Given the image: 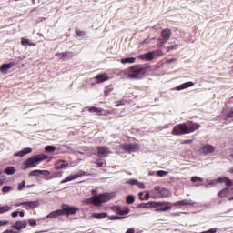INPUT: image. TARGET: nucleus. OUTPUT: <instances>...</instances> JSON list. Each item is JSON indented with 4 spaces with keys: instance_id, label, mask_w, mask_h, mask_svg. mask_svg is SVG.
<instances>
[{
    "instance_id": "nucleus-1",
    "label": "nucleus",
    "mask_w": 233,
    "mask_h": 233,
    "mask_svg": "<svg viewBox=\"0 0 233 233\" xmlns=\"http://www.w3.org/2000/svg\"><path fill=\"white\" fill-rule=\"evenodd\" d=\"M45 159H48V156L45 154H38L29 157L24 164V170H26L28 168H35V167L40 165L41 161H45Z\"/></svg>"
},
{
    "instance_id": "nucleus-2",
    "label": "nucleus",
    "mask_w": 233,
    "mask_h": 233,
    "mask_svg": "<svg viewBox=\"0 0 233 233\" xmlns=\"http://www.w3.org/2000/svg\"><path fill=\"white\" fill-rule=\"evenodd\" d=\"M110 201V197L101 194L99 196L91 197L86 200V203H90L94 205V207H100V205H103V203H108Z\"/></svg>"
},
{
    "instance_id": "nucleus-3",
    "label": "nucleus",
    "mask_w": 233,
    "mask_h": 233,
    "mask_svg": "<svg viewBox=\"0 0 233 233\" xmlns=\"http://www.w3.org/2000/svg\"><path fill=\"white\" fill-rule=\"evenodd\" d=\"M143 67L140 65H136L128 68V79H141Z\"/></svg>"
},
{
    "instance_id": "nucleus-4",
    "label": "nucleus",
    "mask_w": 233,
    "mask_h": 233,
    "mask_svg": "<svg viewBox=\"0 0 233 233\" xmlns=\"http://www.w3.org/2000/svg\"><path fill=\"white\" fill-rule=\"evenodd\" d=\"M172 37V30L170 29H164L161 32V37L157 39V46L158 48L163 47V45H165L168 39Z\"/></svg>"
},
{
    "instance_id": "nucleus-5",
    "label": "nucleus",
    "mask_w": 233,
    "mask_h": 233,
    "mask_svg": "<svg viewBox=\"0 0 233 233\" xmlns=\"http://www.w3.org/2000/svg\"><path fill=\"white\" fill-rule=\"evenodd\" d=\"M185 134H188V127H187V123L178 124L175 126L172 130L173 136H185Z\"/></svg>"
},
{
    "instance_id": "nucleus-6",
    "label": "nucleus",
    "mask_w": 233,
    "mask_h": 233,
    "mask_svg": "<svg viewBox=\"0 0 233 233\" xmlns=\"http://www.w3.org/2000/svg\"><path fill=\"white\" fill-rule=\"evenodd\" d=\"M120 148L122 150H125V152H127V154H132V152H137V150H139V145L138 144H125V145H120Z\"/></svg>"
},
{
    "instance_id": "nucleus-7",
    "label": "nucleus",
    "mask_w": 233,
    "mask_h": 233,
    "mask_svg": "<svg viewBox=\"0 0 233 233\" xmlns=\"http://www.w3.org/2000/svg\"><path fill=\"white\" fill-rule=\"evenodd\" d=\"M111 210L115 212V214H119V216H127L130 212V208L128 207H120V206H113Z\"/></svg>"
},
{
    "instance_id": "nucleus-8",
    "label": "nucleus",
    "mask_w": 233,
    "mask_h": 233,
    "mask_svg": "<svg viewBox=\"0 0 233 233\" xmlns=\"http://www.w3.org/2000/svg\"><path fill=\"white\" fill-rule=\"evenodd\" d=\"M83 176H88L85 171H79L75 175H70L66 179L62 180L61 183H68L69 181H74V179H77L78 177H83Z\"/></svg>"
},
{
    "instance_id": "nucleus-9",
    "label": "nucleus",
    "mask_w": 233,
    "mask_h": 233,
    "mask_svg": "<svg viewBox=\"0 0 233 233\" xmlns=\"http://www.w3.org/2000/svg\"><path fill=\"white\" fill-rule=\"evenodd\" d=\"M39 201H29L16 204V207H25V208H37L39 207Z\"/></svg>"
},
{
    "instance_id": "nucleus-10",
    "label": "nucleus",
    "mask_w": 233,
    "mask_h": 233,
    "mask_svg": "<svg viewBox=\"0 0 233 233\" xmlns=\"http://www.w3.org/2000/svg\"><path fill=\"white\" fill-rule=\"evenodd\" d=\"M231 194H233V188L226 187L218 193V196H219V198L228 197V200L233 201V197H230Z\"/></svg>"
},
{
    "instance_id": "nucleus-11",
    "label": "nucleus",
    "mask_w": 233,
    "mask_h": 233,
    "mask_svg": "<svg viewBox=\"0 0 233 233\" xmlns=\"http://www.w3.org/2000/svg\"><path fill=\"white\" fill-rule=\"evenodd\" d=\"M222 118L224 121H233V107L230 109H224L222 111Z\"/></svg>"
},
{
    "instance_id": "nucleus-12",
    "label": "nucleus",
    "mask_w": 233,
    "mask_h": 233,
    "mask_svg": "<svg viewBox=\"0 0 233 233\" xmlns=\"http://www.w3.org/2000/svg\"><path fill=\"white\" fill-rule=\"evenodd\" d=\"M215 150H216V147H214V146L210 144L204 145L201 147V153L205 154V156H207L208 154H214Z\"/></svg>"
},
{
    "instance_id": "nucleus-13",
    "label": "nucleus",
    "mask_w": 233,
    "mask_h": 233,
    "mask_svg": "<svg viewBox=\"0 0 233 233\" xmlns=\"http://www.w3.org/2000/svg\"><path fill=\"white\" fill-rule=\"evenodd\" d=\"M187 205H190L192 207L196 205V202L190 199H184L172 204L173 207H187Z\"/></svg>"
},
{
    "instance_id": "nucleus-14",
    "label": "nucleus",
    "mask_w": 233,
    "mask_h": 233,
    "mask_svg": "<svg viewBox=\"0 0 233 233\" xmlns=\"http://www.w3.org/2000/svg\"><path fill=\"white\" fill-rule=\"evenodd\" d=\"M109 154H110V150L108 149V147H97L98 157H108Z\"/></svg>"
},
{
    "instance_id": "nucleus-15",
    "label": "nucleus",
    "mask_w": 233,
    "mask_h": 233,
    "mask_svg": "<svg viewBox=\"0 0 233 233\" xmlns=\"http://www.w3.org/2000/svg\"><path fill=\"white\" fill-rule=\"evenodd\" d=\"M65 211L63 209H57L56 211H53L49 213L44 219H52L54 218H59V216H64Z\"/></svg>"
},
{
    "instance_id": "nucleus-16",
    "label": "nucleus",
    "mask_w": 233,
    "mask_h": 233,
    "mask_svg": "<svg viewBox=\"0 0 233 233\" xmlns=\"http://www.w3.org/2000/svg\"><path fill=\"white\" fill-rule=\"evenodd\" d=\"M26 225H27L26 221L23 220V221H16L11 227L12 228H15V230H17V232H21L23 228H26Z\"/></svg>"
},
{
    "instance_id": "nucleus-17",
    "label": "nucleus",
    "mask_w": 233,
    "mask_h": 233,
    "mask_svg": "<svg viewBox=\"0 0 233 233\" xmlns=\"http://www.w3.org/2000/svg\"><path fill=\"white\" fill-rule=\"evenodd\" d=\"M149 195L153 199H161V188L155 187L149 191Z\"/></svg>"
},
{
    "instance_id": "nucleus-18",
    "label": "nucleus",
    "mask_w": 233,
    "mask_h": 233,
    "mask_svg": "<svg viewBox=\"0 0 233 233\" xmlns=\"http://www.w3.org/2000/svg\"><path fill=\"white\" fill-rule=\"evenodd\" d=\"M187 134H192V132H196L199 128V124L198 123H192V122H187Z\"/></svg>"
},
{
    "instance_id": "nucleus-19",
    "label": "nucleus",
    "mask_w": 233,
    "mask_h": 233,
    "mask_svg": "<svg viewBox=\"0 0 233 233\" xmlns=\"http://www.w3.org/2000/svg\"><path fill=\"white\" fill-rule=\"evenodd\" d=\"M32 152V148L30 147H25L23 150L15 153V157H24L25 156H26V154H30Z\"/></svg>"
},
{
    "instance_id": "nucleus-20",
    "label": "nucleus",
    "mask_w": 233,
    "mask_h": 233,
    "mask_svg": "<svg viewBox=\"0 0 233 233\" xmlns=\"http://www.w3.org/2000/svg\"><path fill=\"white\" fill-rule=\"evenodd\" d=\"M172 210V203L167 202L166 206H160L159 208L156 209V212H167Z\"/></svg>"
},
{
    "instance_id": "nucleus-21",
    "label": "nucleus",
    "mask_w": 233,
    "mask_h": 233,
    "mask_svg": "<svg viewBox=\"0 0 233 233\" xmlns=\"http://www.w3.org/2000/svg\"><path fill=\"white\" fill-rule=\"evenodd\" d=\"M217 183H225L226 187H232V180L227 177L218 178Z\"/></svg>"
},
{
    "instance_id": "nucleus-22",
    "label": "nucleus",
    "mask_w": 233,
    "mask_h": 233,
    "mask_svg": "<svg viewBox=\"0 0 233 233\" xmlns=\"http://www.w3.org/2000/svg\"><path fill=\"white\" fill-rule=\"evenodd\" d=\"M68 167V162L66 160H59L56 163V168L61 170L62 168H66Z\"/></svg>"
},
{
    "instance_id": "nucleus-23",
    "label": "nucleus",
    "mask_w": 233,
    "mask_h": 233,
    "mask_svg": "<svg viewBox=\"0 0 233 233\" xmlns=\"http://www.w3.org/2000/svg\"><path fill=\"white\" fill-rule=\"evenodd\" d=\"M57 57H62L63 59L67 58L70 59L71 57H73L74 53L67 51L65 53H56Z\"/></svg>"
},
{
    "instance_id": "nucleus-24",
    "label": "nucleus",
    "mask_w": 233,
    "mask_h": 233,
    "mask_svg": "<svg viewBox=\"0 0 233 233\" xmlns=\"http://www.w3.org/2000/svg\"><path fill=\"white\" fill-rule=\"evenodd\" d=\"M62 210L64 211V214H76L77 212L76 208L70 206H66Z\"/></svg>"
},
{
    "instance_id": "nucleus-25",
    "label": "nucleus",
    "mask_w": 233,
    "mask_h": 233,
    "mask_svg": "<svg viewBox=\"0 0 233 233\" xmlns=\"http://www.w3.org/2000/svg\"><path fill=\"white\" fill-rule=\"evenodd\" d=\"M194 85V82H186L182 85H179L176 87V90H185V88H190Z\"/></svg>"
},
{
    "instance_id": "nucleus-26",
    "label": "nucleus",
    "mask_w": 233,
    "mask_h": 233,
    "mask_svg": "<svg viewBox=\"0 0 233 233\" xmlns=\"http://www.w3.org/2000/svg\"><path fill=\"white\" fill-rule=\"evenodd\" d=\"M97 83H105V81H108V76L106 74H99L96 76Z\"/></svg>"
},
{
    "instance_id": "nucleus-27",
    "label": "nucleus",
    "mask_w": 233,
    "mask_h": 233,
    "mask_svg": "<svg viewBox=\"0 0 233 233\" xmlns=\"http://www.w3.org/2000/svg\"><path fill=\"white\" fill-rule=\"evenodd\" d=\"M108 214L103 212V213H93L92 217L95 219H105V218H107Z\"/></svg>"
},
{
    "instance_id": "nucleus-28",
    "label": "nucleus",
    "mask_w": 233,
    "mask_h": 233,
    "mask_svg": "<svg viewBox=\"0 0 233 233\" xmlns=\"http://www.w3.org/2000/svg\"><path fill=\"white\" fill-rule=\"evenodd\" d=\"M170 194V190L167 188H160V199L161 198H169Z\"/></svg>"
},
{
    "instance_id": "nucleus-29",
    "label": "nucleus",
    "mask_w": 233,
    "mask_h": 233,
    "mask_svg": "<svg viewBox=\"0 0 233 233\" xmlns=\"http://www.w3.org/2000/svg\"><path fill=\"white\" fill-rule=\"evenodd\" d=\"M167 202H151V208H159L160 207H166Z\"/></svg>"
},
{
    "instance_id": "nucleus-30",
    "label": "nucleus",
    "mask_w": 233,
    "mask_h": 233,
    "mask_svg": "<svg viewBox=\"0 0 233 233\" xmlns=\"http://www.w3.org/2000/svg\"><path fill=\"white\" fill-rule=\"evenodd\" d=\"M122 65H127V63L132 64L136 63V57H127L121 59Z\"/></svg>"
},
{
    "instance_id": "nucleus-31",
    "label": "nucleus",
    "mask_w": 233,
    "mask_h": 233,
    "mask_svg": "<svg viewBox=\"0 0 233 233\" xmlns=\"http://www.w3.org/2000/svg\"><path fill=\"white\" fill-rule=\"evenodd\" d=\"M10 68H12V65L11 64H4L0 67V72H2V74H5V72L7 70H10Z\"/></svg>"
},
{
    "instance_id": "nucleus-32",
    "label": "nucleus",
    "mask_w": 233,
    "mask_h": 233,
    "mask_svg": "<svg viewBox=\"0 0 233 233\" xmlns=\"http://www.w3.org/2000/svg\"><path fill=\"white\" fill-rule=\"evenodd\" d=\"M89 112L96 114V116H102L103 115V109L97 108V107L89 108Z\"/></svg>"
},
{
    "instance_id": "nucleus-33",
    "label": "nucleus",
    "mask_w": 233,
    "mask_h": 233,
    "mask_svg": "<svg viewBox=\"0 0 233 233\" xmlns=\"http://www.w3.org/2000/svg\"><path fill=\"white\" fill-rule=\"evenodd\" d=\"M21 45H23V46H35V44L30 42V40L26 39V38H22L21 39Z\"/></svg>"
},
{
    "instance_id": "nucleus-34",
    "label": "nucleus",
    "mask_w": 233,
    "mask_h": 233,
    "mask_svg": "<svg viewBox=\"0 0 233 233\" xmlns=\"http://www.w3.org/2000/svg\"><path fill=\"white\" fill-rule=\"evenodd\" d=\"M144 56H145L146 61H152V60L155 58V56H154V51L146 53Z\"/></svg>"
},
{
    "instance_id": "nucleus-35",
    "label": "nucleus",
    "mask_w": 233,
    "mask_h": 233,
    "mask_svg": "<svg viewBox=\"0 0 233 233\" xmlns=\"http://www.w3.org/2000/svg\"><path fill=\"white\" fill-rule=\"evenodd\" d=\"M5 174H7L8 176H12V174H15V167H7L5 170Z\"/></svg>"
},
{
    "instance_id": "nucleus-36",
    "label": "nucleus",
    "mask_w": 233,
    "mask_h": 233,
    "mask_svg": "<svg viewBox=\"0 0 233 233\" xmlns=\"http://www.w3.org/2000/svg\"><path fill=\"white\" fill-rule=\"evenodd\" d=\"M29 176L34 177H38V176H41V170L39 169L33 170L29 173Z\"/></svg>"
},
{
    "instance_id": "nucleus-37",
    "label": "nucleus",
    "mask_w": 233,
    "mask_h": 233,
    "mask_svg": "<svg viewBox=\"0 0 233 233\" xmlns=\"http://www.w3.org/2000/svg\"><path fill=\"white\" fill-rule=\"evenodd\" d=\"M134 201H136V198L133 195H128L127 197V205H132V203H134Z\"/></svg>"
},
{
    "instance_id": "nucleus-38",
    "label": "nucleus",
    "mask_w": 233,
    "mask_h": 233,
    "mask_svg": "<svg viewBox=\"0 0 233 233\" xmlns=\"http://www.w3.org/2000/svg\"><path fill=\"white\" fill-rule=\"evenodd\" d=\"M11 208L9 206H0V214H5V212H8Z\"/></svg>"
},
{
    "instance_id": "nucleus-39",
    "label": "nucleus",
    "mask_w": 233,
    "mask_h": 233,
    "mask_svg": "<svg viewBox=\"0 0 233 233\" xmlns=\"http://www.w3.org/2000/svg\"><path fill=\"white\" fill-rule=\"evenodd\" d=\"M179 48V45H174V46H169L167 47V52H170L171 50H177Z\"/></svg>"
},
{
    "instance_id": "nucleus-40",
    "label": "nucleus",
    "mask_w": 233,
    "mask_h": 233,
    "mask_svg": "<svg viewBox=\"0 0 233 233\" xmlns=\"http://www.w3.org/2000/svg\"><path fill=\"white\" fill-rule=\"evenodd\" d=\"M46 152H56V147L54 146H46L45 147Z\"/></svg>"
},
{
    "instance_id": "nucleus-41",
    "label": "nucleus",
    "mask_w": 233,
    "mask_h": 233,
    "mask_svg": "<svg viewBox=\"0 0 233 233\" xmlns=\"http://www.w3.org/2000/svg\"><path fill=\"white\" fill-rule=\"evenodd\" d=\"M153 54L155 57H161L163 56V51L158 49V50L153 51Z\"/></svg>"
},
{
    "instance_id": "nucleus-42",
    "label": "nucleus",
    "mask_w": 233,
    "mask_h": 233,
    "mask_svg": "<svg viewBox=\"0 0 233 233\" xmlns=\"http://www.w3.org/2000/svg\"><path fill=\"white\" fill-rule=\"evenodd\" d=\"M191 181H192V183H198V181L199 183H202L203 178H201V177H191Z\"/></svg>"
},
{
    "instance_id": "nucleus-43",
    "label": "nucleus",
    "mask_w": 233,
    "mask_h": 233,
    "mask_svg": "<svg viewBox=\"0 0 233 233\" xmlns=\"http://www.w3.org/2000/svg\"><path fill=\"white\" fill-rule=\"evenodd\" d=\"M12 190V187L10 186H5L2 188V191L4 192V194H6L8 192H10Z\"/></svg>"
},
{
    "instance_id": "nucleus-44",
    "label": "nucleus",
    "mask_w": 233,
    "mask_h": 233,
    "mask_svg": "<svg viewBox=\"0 0 233 233\" xmlns=\"http://www.w3.org/2000/svg\"><path fill=\"white\" fill-rule=\"evenodd\" d=\"M141 208H151V202L140 204Z\"/></svg>"
},
{
    "instance_id": "nucleus-45",
    "label": "nucleus",
    "mask_w": 233,
    "mask_h": 233,
    "mask_svg": "<svg viewBox=\"0 0 233 233\" xmlns=\"http://www.w3.org/2000/svg\"><path fill=\"white\" fill-rule=\"evenodd\" d=\"M109 219H111V221H116L117 219H125V217H119V216H111L109 218Z\"/></svg>"
},
{
    "instance_id": "nucleus-46",
    "label": "nucleus",
    "mask_w": 233,
    "mask_h": 233,
    "mask_svg": "<svg viewBox=\"0 0 233 233\" xmlns=\"http://www.w3.org/2000/svg\"><path fill=\"white\" fill-rule=\"evenodd\" d=\"M167 174H168V172L163 170H159L157 172V175L159 176V177H163V176H167Z\"/></svg>"
},
{
    "instance_id": "nucleus-47",
    "label": "nucleus",
    "mask_w": 233,
    "mask_h": 233,
    "mask_svg": "<svg viewBox=\"0 0 233 233\" xmlns=\"http://www.w3.org/2000/svg\"><path fill=\"white\" fill-rule=\"evenodd\" d=\"M41 176H46V177H48L50 176V171L48 170H40Z\"/></svg>"
},
{
    "instance_id": "nucleus-48",
    "label": "nucleus",
    "mask_w": 233,
    "mask_h": 233,
    "mask_svg": "<svg viewBox=\"0 0 233 233\" xmlns=\"http://www.w3.org/2000/svg\"><path fill=\"white\" fill-rule=\"evenodd\" d=\"M76 35H78V37H83L85 36V31H80V30H76Z\"/></svg>"
},
{
    "instance_id": "nucleus-49",
    "label": "nucleus",
    "mask_w": 233,
    "mask_h": 233,
    "mask_svg": "<svg viewBox=\"0 0 233 233\" xmlns=\"http://www.w3.org/2000/svg\"><path fill=\"white\" fill-rule=\"evenodd\" d=\"M127 185H137V179H129L127 181Z\"/></svg>"
},
{
    "instance_id": "nucleus-50",
    "label": "nucleus",
    "mask_w": 233,
    "mask_h": 233,
    "mask_svg": "<svg viewBox=\"0 0 233 233\" xmlns=\"http://www.w3.org/2000/svg\"><path fill=\"white\" fill-rule=\"evenodd\" d=\"M28 223L30 227H35V225H37V222L35 221V219H29Z\"/></svg>"
},
{
    "instance_id": "nucleus-51",
    "label": "nucleus",
    "mask_w": 233,
    "mask_h": 233,
    "mask_svg": "<svg viewBox=\"0 0 233 233\" xmlns=\"http://www.w3.org/2000/svg\"><path fill=\"white\" fill-rule=\"evenodd\" d=\"M25 181H22L20 184H18V190H23L25 188Z\"/></svg>"
},
{
    "instance_id": "nucleus-52",
    "label": "nucleus",
    "mask_w": 233,
    "mask_h": 233,
    "mask_svg": "<svg viewBox=\"0 0 233 233\" xmlns=\"http://www.w3.org/2000/svg\"><path fill=\"white\" fill-rule=\"evenodd\" d=\"M216 183V180L209 181L208 184L205 185V188H208V187L214 185Z\"/></svg>"
},
{
    "instance_id": "nucleus-53",
    "label": "nucleus",
    "mask_w": 233,
    "mask_h": 233,
    "mask_svg": "<svg viewBox=\"0 0 233 233\" xmlns=\"http://www.w3.org/2000/svg\"><path fill=\"white\" fill-rule=\"evenodd\" d=\"M190 143H193V140H184L181 142V145H190Z\"/></svg>"
},
{
    "instance_id": "nucleus-54",
    "label": "nucleus",
    "mask_w": 233,
    "mask_h": 233,
    "mask_svg": "<svg viewBox=\"0 0 233 233\" xmlns=\"http://www.w3.org/2000/svg\"><path fill=\"white\" fill-rule=\"evenodd\" d=\"M5 225H8L7 220H0V227H5Z\"/></svg>"
},
{
    "instance_id": "nucleus-55",
    "label": "nucleus",
    "mask_w": 233,
    "mask_h": 233,
    "mask_svg": "<svg viewBox=\"0 0 233 233\" xmlns=\"http://www.w3.org/2000/svg\"><path fill=\"white\" fill-rule=\"evenodd\" d=\"M137 186L138 187V188H145V184L138 182L137 183Z\"/></svg>"
},
{
    "instance_id": "nucleus-56",
    "label": "nucleus",
    "mask_w": 233,
    "mask_h": 233,
    "mask_svg": "<svg viewBox=\"0 0 233 233\" xmlns=\"http://www.w3.org/2000/svg\"><path fill=\"white\" fill-rule=\"evenodd\" d=\"M12 218H17V216H19V212L17 211H14L12 214H11Z\"/></svg>"
},
{
    "instance_id": "nucleus-57",
    "label": "nucleus",
    "mask_w": 233,
    "mask_h": 233,
    "mask_svg": "<svg viewBox=\"0 0 233 233\" xmlns=\"http://www.w3.org/2000/svg\"><path fill=\"white\" fill-rule=\"evenodd\" d=\"M96 164L98 165V167H101L106 166V164H105V163H103V162H98V163H96Z\"/></svg>"
},
{
    "instance_id": "nucleus-58",
    "label": "nucleus",
    "mask_w": 233,
    "mask_h": 233,
    "mask_svg": "<svg viewBox=\"0 0 233 233\" xmlns=\"http://www.w3.org/2000/svg\"><path fill=\"white\" fill-rule=\"evenodd\" d=\"M148 43H150V41H148V39H146V40H144V41L142 42V45H147V44H148Z\"/></svg>"
},
{
    "instance_id": "nucleus-59",
    "label": "nucleus",
    "mask_w": 233,
    "mask_h": 233,
    "mask_svg": "<svg viewBox=\"0 0 233 233\" xmlns=\"http://www.w3.org/2000/svg\"><path fill=\"white\" fill-rule=\"evenodd\" d=\"M18 214L20 218H23L25 216V213L23 211L18 212Z\"/></svg>"
},
{
    "instance_id": "nucleus-60",
    "label": "nucleus",
    "mask_w": 233,
    "mask_h": 233,
    "mask_svg": "<svg viewBox=\"0 0 233 233\" xmlns=\"http://www.w3.org/2000/svg\"><path fill=\"white\" fill-rule=\"evenodd\" d=\"M150 198V195L148 193L146 194V199L148 200Z\"/></svg>"
},
{
    "instance_id": "nucleus-61",
    "label": "nucleus",
    "mask_w": 233,
    "mask_h": 233,
    "mask_svg": "<svg viewBox=\"0 0 233 233\" xmlns=\"http://www.w3.org/2000/svg\"><path fill=\"white\" fill-rule=\"evenodd\" d=\"M30 187H34V185H27L25 186V188H30Z\"/></svg>"
},
{
    "instance_id": "nucleus-62",
    "label": "nucleus",
    "mask_w": 233,
    "mask_h": 233,
    "mask_svg": "<svg viewBox=\"0 0 233 233\" xmlns=\"http://www.w3.org/2000/svg\"><path fill=\"white\" fill-rule=\"evenodd\" d=\"M229 173L233 174V167L231 169H229Z\"/></svg>"
},
{
    "instance_id": "nucleus-63",
    "label": "nucleus",
    "mask_w": 233,
    "mask_h": 233,
    "mask_svg": "<svg viewBox=\"0 0 233 233\" xmlns=\"http://www.w3.org/2000/svg\"><path fill=\"white\" fill-rule=\"evenodd\" d=\"M230 157H232V159H233V153L230 155Z\"/></svg>"
},
{
    "instance_id": "nucleus-64",
    "label": "nucleus",
    "mask_w": 233,
    "mask_h": 233,
    "mask_svg": "<svg viewBox=\"0 0 233 233\" xmlns=\"http://www.w3.org/2000/svg\"><path fill=\"white\" fill-rule=\"evenodd\" d=\"M233 186V180H231V187Z\"/></svg>"
}]
</instances>
